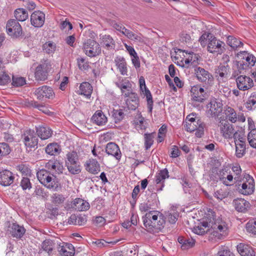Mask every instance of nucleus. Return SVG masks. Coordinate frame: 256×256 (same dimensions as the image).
<instances>
[{
    "mask_svg": "<svg viewBox=\"0 0 256 256\" xmlns=\"http://www.w3.org/2000/svg\"><path fill=\"white\" fill-rule=\"evenodd\" d=\"M36 176L40 182L48 189L57 190L60 187V183L56 176L44 169L38 171Z\"/></svg>",
    "mask_w": 256,
    "mask_h": 256,
    "instance_id": "f257e3e1",
    "label": "nucleus"
},
{
    "mask_svg": "<svg viewBox=\"0 0 256 256\" xmlns=\"http://www.w3.org/2000/svg\"><path fill=\"white\" fill-rule=\"evenodd\" d=\"M65 166L68 172L72 174H78L81 172L79 156L76 151H70L66 154Z\"/></svg>",
    "mask_w": 256,
    "mask_h": 256,
    "instance_id": "f03ea898",
    "label": "nucleus"
},
{
    "mask_svg": "<svg viewBox=\"0 0 256 256\" xmlns=\"http://www.w3.org/2000/svg\"><path fill=\"white\" fill-rule=\"evenodd\" d=\"M159 213L158 211H150L142 217L144 224L148 228V231L156 236H158L160 231V227L155 226Z\"/></svg>",
    "mask_w": 256,
    "mask_h": 256,
    "instance_id": "7ed1b4c3",
    "label": "nucleus"
},
{
    "mask_svg": "<svg viewBox=\"0 0 256 256\" xmlns=\"http://www.w3.org/2000/svg\"><path fill=\"white\" fill-rule=\"evenodd\" d=\"M52 70L50 62L46 60L42 62L36 68L35 78L37 80L44 81L47 79L48 74Z\"/></svg>",
    "mask_w": 256,
    "mask_h": 256,
    "instance_id": "20e7f679",
    "label": "nucleus"
},
{
    "mask_svg": "<svg viewBox=\"0 0 256 256\" xmlns=\"http://www.w3.org/2000/svg\"><path fill=\"white\" fill-rule=\"evenodd\" d=\"M211 114L212 116L216 117V120L222 124V126H220V132L222 133L223 136L225 138H232L234 134V130L232 124H229L226 121L224 123L223 122H222V121L224 120L222 119V116L219 117L220 116V113H218L216 114V113H211Z\"/></svg>",
    "mask_w": 256,
    "mask_h": 256,
    "instance_id": "39448f33",
    "label": "nucleus"
},
{
    "mask_svg": "<svg viewBox=\"0 0 256 256\" xmlns=\"http://www.w3.org/2000/svg\"><path fill=\"white\" fill-rule=\"evenodd\" d=\"M85 54L90 57L96 56L101 52L100 44L93 40L88 39L84 44Z\"/></svg>",
    "mask_w": 256,
    "mask_h": 256,
    "instance_id": "423d86ee",
    "label": "nucleus"
},
{
    "mask_svg": "<svg viewBox=\"0 0 256 256\" xmlns=\"http://www.w3.org/2000/svg\"><path fill=\"white\" fill-rule=\"evenodd\" d=\"M246 180L240 185H238L236 188L238 192L246 196L252 194L254 190V180L250 175L247 174L245 177Z\"/></svg>",
    "mask_w": 256,
    "mask_h": 256,
    "instance_id": "0eeeda50",
    "label": "nucleus"
},
{
    "mask_svg": "<svg viewBox=\"0 0 256 256\" xmlns=\"http://www.w3.org/2000/svg\"><path fill=\"white\" fill-rule=\"evenodd\" d=\"M6 30L10 35L16 38L19 37L22 34V28L18 22L14 19L8 20L6 24Z\"/></svg>",
    "mask_w": 256,
    "mask_h": 256,
    "instance_id": "6e6552de",
    "label": "nucleus"
},
{
    "mask_svg": "<svg viewBox=\"0 0 256 256\" xmlns=\"http://www.w3.org/2000/svg\"><path fill=\"white\" fill-rule=\"evenodd\" d=\"M238 88L241 90H246L254 86V82L252 78L246 75H240L236 78Z\"/></svg>",
    "mask_w": 256,
    "mask_h": 256,
    "instance_id": "1a4fd4ad",
    "label": "nucleus"
},
{
    "mask_svg": "<svg viewBox=\"0 0 256 256\" xmlns=\"http://www.w3.org/2000/svg\"><path fill=\"white\" fill-rule=\"evenodd\" d=\"M222 45H224L222 42L217 40L215 37L210 36V38H208L207 50L210 53L220 54L223 51Z\"/></svg>",
    "mask_w": 256,
    "mask_h": 256,
    "instance_id": "9d476101",
    "label": "nucleus"
},
{
    "mask_svg": "<svg viewBox=\"0 0 256 256\" xmlns=\"http://www.w3.org/2000/svg\"><path fill=\"white\" fill-rule=\"evenodd\" d=\"M140 90L142 92V94L146 96L147 100L148 108L149 112H152V98L150 91L146 88L145 84V80L143 76H140L139 80Z\"/></svg>",
    "mask_w": 256,
    "mask_h": 256,
    "instance_id": "9b49d317",
    "label": "nucleus"
},
{
    "mask_svg": "<svg viewBox=\"0 0 256 256\" xmlns=\"http://www.w3.org/2000/svg\"><path fill=\"white\" fill-rule=\"evenodd\" d=\"M34 93L40 100H43L44 98L52 99L54 96L52 88L46 86H43L38 88Z\"/></svg>",
    "mask_w": 256,
    "mask_h": 256,
    "instance_id": "f8f14e48",
    "label": "nucleus"
},
{
    "mask_svg": "<svg viewBox=\"0 0 256 256\" xmlns=\"http://www.w3.org/2000/svg\"><path fill=\"white\" fill-rule=\"evenodd\" d=\"M22 136L26 146L34 148L37 146L38 138L36 136L34 130H26Z\"/></svg>",
    "mask_w": 256,
    "mask_h": 256,
    "instance_id": "ddd939ff",
    "label": "nucleus"
},
{
    "mask_svg": "<svg viewBox=\"0 0 256 256\" xmlns=\"http://www.w3.org/2000/svg\"><path fill=\"white\" fill-rule=\"evenodd\" d=\"M25 232L26 229L24 227L16 223L10 224L8 227V233L14 238H20Z\"/></svg>",
    "mask_w": 256,
    "mask_h": 256,
    "instance_id": "4468645a",
    "label": "nucleus"
},
{
    "mask_svg": "<svg viewBox=\"0 0 256 256\" xmlns=\"http://www.w3.org/2000/svg\"><path fill=\"white\" fill-rule=\"evenodd\" d=\"M44 14L40 10L34 12L30 16L31 24L36 28L42 26L44 24Z\"/></svg>",
    "mask_w": 256,
    "mask_h": 256,
    "instance_id": "2eb2a0df",
    "label": "nucleus"
},
{
    "mask_svg": "<svg viewBox=\"0 0 256 256\" xmlns=\"http://www.w3.org/2000/svg\"><path fill=\"white\" fill-rule=\"evenodd\" d=\"M238 58L240 62L244 64L253 66L256 62V58L252 54L248 53L246 51L240 52L237 54Z\"/></svg>",
    "mask_w": 256,
    "mask_h": 256,
    "instance_id": "dca6fc26",
    "label": "nucleus"
},
{
    "mask_svg": "<svg viewBox=\"0 0 256 256\" xmlns=\"http://www.w3.org/2000/svg\"><path fill=\"white\" fill-rule=\"evenodd\" d=\"M14 177L10 170H5L0 172V184L3 186H10L13 183Z\"/></svg>",
    "mask_w": 256,
    "mask_h": 256,
    "instance_id": "f3484780",
    "label": "nucleus"
},
{
    "mask_svg": "<svg viewBox=\"0 0 256 256\" xmlns=\"http://www.w3.org/2000/svg\"><path fill=\"white\" fill-rule=\"evenodd\" d=\"M106 152L108 155L114 156L116 160H120L122 157V153L118 146L114 142H109L106 146Z\"/></svg>",
    "mask_w": 256,
    "mask_h": 256,
    "instance_id": "a211bd4d",
    "label": "nucleus"
},
{
    "mask_svg": "<svg viewBox=\"0 0 256 256\" xmlns=\"http://www.w3.org/2000/svg\"><path fill=\"white\" fill-rule=\"evenodd\" d=\"M72 208L78 211H86L90 208L89 203L86 200L78 198L71 202Z\"/></svg>",
    "mask_w": 256,
    "mask_h": 256,
    "instance_id": "6ab92c4d",
    "label": "nucleus"
},
{
    "mask_svg": "<svg viewBox=\"0 0 256 256\" xmlns=\"http://www.w3.org/2000/svg\"><path fill=\"white\" fill-rule=\"evenodd\" d=\"M178 212L174 210L166 212L164 214H161V218L162 219L163 221V222H161V226H162L164 228L163 224H166V221L172 224L176 223L178 220Z\"/></svg>",
    "mask_w": 256,
    "mask_h": 256,
    "instance_id": "aec40b11",
    "label": "nucleus"
},
{
    "mask_svg": "<svg viewBox=\"0 0 256 256\" xmlns=\"http://www.w3.org/2000/svg\"><path fill=\"white\" fill-rule=\"evenodd\" d=\"M195 74L198 79L203 82L208 84L212 76V75L204 68L200 67H198L195 68Z\"/></svg>",
    "mask_w": 256,
    "mask_h": 256,
    "instance_id": "412c9836",
    "label": "nucleus"
},
{
    "mask_svg": "<svg viewBox=\"0 0 256 256\" xmlns=\"http://www.w3.org/2000/svg\"><path fill=\"white\" fill-rule=\"evenodd\" d=\"M212 229L213 230L212 232V234L217 236V234L220 232H224L227 230V227L226 226V222L222 220V219H217L216 220L214 218V221L213 222V224H212Z\"/></svg>",
    "mask_w": 256,
    "mask_h": 256,
    "instance_id": "4be33fe9",
    "label": "nucleus"
},
{
    "mask_svg": "<svg viewBox=\"0 0 256 256\" xmlns=\"http://www.w3.org/2000/svg\"><path fill=\"white\" fill-rule=\"evenodd\" d=\"M58 252L62 256H74V248L71 244L63 243L60 245Z\"/></svg>",
    "mask_w": 256,
    "mask_h": 256,
    "instance_id": "5701e85b",
    "label": "nucleus"
},
{
    "mask_svg": "<svg viewBox=\"0 0 256 256\" xmlns=\"http://www.w3.org/2000/svg\"><path fill=\"white\" fill-rule=\"evenodd\" d=\"M36 129L38 136L42 140H44L50 138L52 134V131L50 128L43 125L36 126Z\"/></svg>",
    "mask_w": 256,
    "mask_h": 256,
    "instance_id": "b1692460",
    "label": "nucleus"
},
{
    "mask_svg": "<svg viewBox=\"0 0 256 256\" xmlns=\"http://www.w3.org/2000/svg\"><path fill=\"white\" fill-rule=\"evenodd\" d=\"M100 44L108 50L114 49L115 48V42L113 38L108 34H100Z\"/></svg>",
    "mask_w": 256,
    "mask_h": 256,
    "instance_id": "393cba45",
    "label": "nucleus"
},
{
    "mask_svg": "<svg viewBox=\"0 0 256 256\" xmlns=\"http://www.w3.org/2000/svg\"><path fill=\"white\" fill-rule=\"evenodd\" d=\"M237 250L242 256H254L255 252L250 246L240 243L237 246Z\"/></svg>",
    "mask_w": 256,
    "mask_h": 256,
    "instance_id": "a878e982",
    "label": "nucleus"
},
{
    "mask_svg": "<svg viewBox=\"0 0 256 256\" xmlns=\"http://www.w3.org/2000/svg\"><path fill=\"white\" fill-rule=\"evenodd\" d=\"M233 203L235 209L239 212H244L250 206L249 202L242 198L234 200Z\"/></svg>",
    "mask_w": 256,
    "mask_h": 256,
    "instance_id": "bb28decb",
    "label": "nucleus"
},
{
    "mask_svg": "<svg viewBox=\"0 0 256 256\" xmlns=\"http://www.w3.org/2000/svg\"><path fill=\"white\" fill-rule=\"evenodd\" d=\"M114 62L121 74L127 75V64L124 58L121 56H118L114 59Z\"/></svg>",
    "mask_w": 256,
    "mask_h": 256,
    "instance_id": "cd10ccee",
    "label": "nucleus"
},
{
    "mask_svg": "<svg viewBox=\"0 0 256 256\" xmlns=\"http://www.w3.org/2000/svg\"><path fill=\"white\" fill-rule=\"evenodd\" d=\"M237 70H235L232 74V76L236 78L240 75H245L249 70L252 67L248 64H244V62L240 60L236 61Z\"/></svg>",
    "mask_w": 256,
    "mask_h": 256,
    "instance_id": "c85d7f7f",
    "label": "nucleus"
},
{
    "mask_svg": "<svg viewBox=\"0 0 256 256\" xmlns=\"http://www.w3.org/2000/svg\"><path fill=\"white\" fill-rule=\"evenodd\" d=\"M141 113H138L134 116V124L135 128L138 130H144L147 127V122L144 118L142 116Z\"/></svg>",
    "mask_w": 256,
    "mask_h": 256,
    "instance_id": "c756f323",
    "label": "nucleus"
},
{
    "mask_svg": "<svg viewBox=\"0 0 256 256\" xmlns=\"http://www.w3.org/2000/svg\"><path fill=\"white\" fill-rule=\"evenodd\" d=\"M86 169L92 174H96L100 172V166L98 162L94 159L90 160L86 163Z\"/></svg>",
    "mask_w": 256,
    "mask_h": 256,
    "instance_id": "7c9ffc66",
    "label": "nucleus"
},
{
    "mask_svg": "<svg viewBox=\"0 0 256 256\" xmlns=\"http://www.w3.org/2000/svg\"><path fill=\"white\" fill-rule=\"evenodd\" d=\"M86 218L85 216H76L72 214L68 220V223L70 224L82 226L86 222Z\"/></svg>",
    "mask_w": 256,
    "mask_h": 256,
    "instance_id": "2f4dec72",
    "label": "nucleus"
},
{
    "mask_svg": "<svg viewBox=\"0 0 256 256\" xmlns=\"http://www.w3.org/2000/svg\"><path fill=\"white\" fill-rule=\"evenodd\" d=\"M92 120L94 123L98 126L104 124L108 120L107 117L104 113H94L92 118Z\"/></svg>",
    "mask_w": 256,
    "mask_h": 256,
    "instance_id": "473e14b6",
    "label": "nucleus"
},
{
    "mask_svg": "<svg viewBox=\"0 0 256 256\" xmlns=\"http://www.w3.org/2000/svg\"><path fill=\"white\" fill-rule=\"evenodd\" d=\"M222 104L220 100H213L208 105L210 112H222Z\"/></svg>",
    "mask_w": 256,
    "mask_h": 256,
    "instance_id": "72a5a7b5",
    "label": "nucleus"
},
{
    "mask_svg": "<svg viewBox=\"0 0 256 256\" xmlns=\"http://www.w3.org/2000/svg\"><path fill=\"white\" fill-rule=\"evenodd\" d=\"M80 91L81 94H84L88 98L92 94V87L89 82H84L80 86Z\"/></svg>",
    "mask_w": 256,
    "mask_h": 256,
    "instance_id": "f704fd0d",
    "label": "nucleus"
},
{
    "mask_svg": "<svg viewBox=\"0 0 256 256\" xmlns=\"http://www.w3.org/2000/svg\"><path fill=\"white\" fill-rule=\"evenodd\" d=\"M122 33L124 34L128 38L136 42H141L142 40L140 34H136L131 30L126 28L125 27L122 28Z\"/></svg>",
    "mask_w": 256,
    "mask_h": 256,
    "instance_id": "c9c22d12",
    "label": "nucleus"
},
{
    "mask_svg": "<svg viewBox=\"0 0 256 256\" xmlns=\"http://www.w3.org/2000/svg\"><path fill=\"white\" fill-rule=\"evenodd\" d=\"M14 16L17 21L24 22L28 18V13L24 8H18L14 11Z\"/></svg>",
    "mask_w": 256,
    "mask_h": 256,
    "instance_id": "e433bc0d",
    "label": "nucleus"
},
{
    "mask_svg": "<svg viewBox=\"0 0 256 256\" xmlns=\"http://www.w3.org/2000/svg\"><path fill=\"white\" fill-rule=\"evenodd\" d=\"M227 44L233 49L242 47L243 46L242 42L239 40L232 36H229L227 38Z\"/></svg>",
    "mask_w": 256,
    "mask_h": 256,
    "instance_id": "4c0bfd02",
    "label": "nucleus"
},
{
    "mask_svg": "<svg viewBox=\"0 0 256 256\" xmlns=\"http://www.w3.org/2000/svg\"><path fill=\"white\" fill-rule=\"evenodd\" d=\"M60 150V146L56 143L50 144L46 148V152L51 156L58 154Z\"/></svg>",
    "mask_w": 256,
    "mask_h": 256,
    "instance_id": "58836bf2",
    "label": "nucleus"
},
{
    "mask_svg": "<svg viewBox=\"0 0 256 256\" xmlns=\"http://www.w3.org/2000/svg\"><path fill=\"white\" fill-rule=\"evenodd\" d=\"M42 50L44 52L52 54L56 50V45L53 42L48 41L43 44Z\"/></svg>",
    "mask_w": 256,
    "mask_h": 256,
    "instance_id": "ea45409f",
    "label": "nucleus"
},
{
    "mask_svg": "<svg viewBox=\"0 0 256 256\" xmlns=\"http://www.w3.org/2000/svg\"><path fill=\"white\" fill-rule=\"evenodd\" d=\"M236 155L238 158H242L246 152L245 144H238L235 141Z\"/></svg>",
    "mask_w": 256,
    "mask_h": 256,
    "instance_id": "a19ab883",
    "label": "nucleus"
},
{
    "mask_svg": "<svg viewBox=\"0 0 256 256\" xmlns=\"http://www.w3.org/2000/svg\"><path fill=\"white\" fill-rule=\"evenodd\" d=\"M204 89L200 88L198 91L197 94L193 92L192 98L196 102H202L206 99V93L204 92Z\"/></svg>",
    "mask_w": 256,
    "mask_h": 256,
    "instance_id": "79ce46f5",
    "label": "nucleus"
},
{
    "mask_svg": "<svg viewBox=\"0 0 256 256\" xmlns=\"http://www.w3.org/2000/svg\"><path fill=\"white\" fill-rule=\"evenodd\" d=\"M52 202L56 206H59L64 202L66 198L62 194H54L52 196Z\"/></svg>",
    "mask_w": 256,
    "mask_h": 256,
    "instance_id": "37998d69",
    "label": "nucleus"
},
{
    "mask_svg": "<svg viewBox=\"0 0 256 256\" xmlns=\"http://www.w3.org/2000/svg\"><path fill=\"white\" fill-rule=\"evenodd\" d=\"M248 232L256 235V220H249L246 226Z\"/></svg>",
    "mask_w": 256,
    "mask_h": 256,
    "instance_id": "c03bdc74",
    "label": "nucleus"
},
{
    "mask_svg": "<svg viewBox=\"0 0 256 256\" xmlns=\"http://www.w3.org/2000/svg\"><path fill=\"white\" fill-rule=\"evenodd\" d=\"M248 140L252 147L256 148V128H253L248 134Z\"/></svg>",
    "mask_w": 256,
    "mask_h": 256,
    "instance_id": "a18cd8bd",
    "label": "nucleus"
},
{
    "mask_svg": "<svg viewBox=\"0 0 256 256\" xmlns=\"http://www.w3.org/2000/svg\"><path fill=\"white\" fill-rule=\"evenodd\" d=\"M214 212H212V214H208V216H207L206 219V220H203L200 222L202 226L203 227L206 228H212V224H213V222L214 221Z\"/></svg>",
    "mask_w": 256,
    "mask_h": 256,
    "instance_id": "49530a36",
    "label": "nucleus"
},
{
    "mask_svg": "<svg viewBox=\"0 0 256 256\" xmlns=\"http://www.w3.org/2000/svg\"><path fill=\"white\" fill-rule=\"evenodd\" d=\"M42 248L50 255L53 250V242L50 240H46L42 242Z\"/></svg>",
    "mask_w": 256,
    "mask_h": 256,
    "instance_id": "de8ad7c7",
    "label": "nucleus"
},
{
    "mask_svg": "<svg viewBox=\"0 0 256 256\" xmlns=\"http://www.w3.org/2000/svg\"><path fill=\"white\" fill-rule=\"evenodd\" d=\"M246 107L248 110H252L256 108V95L250 96L246 102Z\"/></svg>",
    "mask_w": 256,
    "mask_h": 256,
    "instance_id": "09e8293b",
    "label": "nucleus"
},
{
    "mask_svg": "<svg viewBox=\"0 0 256 256\" xmlns=\"http://www.w3.org/2000/svg\"><path fill=\"white\" fill-rule=\"evenodd\" d=\"M10 147L7 143H0V156H6L10 152Z\"/></svg>",
    "mask_w": 256,
    "mask_h": 256,
    "instance_id": "8fccbe9b",
    "label": "nucleus"
},
{
    "mask_svg": "<svg viewBox=\"0 0 256 256\" xmlns=\"http://www.w3.org/2000/svg\"><path fill=\"white\" fill-rule=\"evenodd\" d=\"M12 83L14 86H22L26 84V81L24 78L22 77H14L12 76Z\"/></svg>",
    "mask_w": 256,
    "mask_h": 256,
    "instance_id": "3c124183",
    "label": "nucleus"
},
{
    "mask_svg": "<svg viewBox=\"0 0 256 256\" xmlns=\"http://www.w3.org/2000/svg\"><path fill=\"white\" fill-rule=\"evenodd\" d=\"M20 185L23 190H30L32 188V184L30 180L26 177L22 178Z\"/></svg>",
    "mask_w": 256,
    "mask_h": 256,
    "instance_id": "603ef678",
    "label": "nucleus"
},
{
    "mask_svg": "<svg viewBox=\"0 0 256 256\" xmlns=\"http://www.w3.org/2000/svg\"><path fill=\"white\" fill-rule=\"evenodd\" d=\"M78 65V68L82 70H88L89 68V64L84 58H78L77 59Z\"/></svg>",
    "mask_w": 256,
    "mask_h": 256,
    "instance_id": "864d4df0",
    "label": "nucleus"
},
{
    "mask_svg": "<svg viewBox=\"0 0 256 256\" xmlns=\"http://www.w3.org/2000/svg\"><path fill=\"white\" fill-rule=\"evenodd\" d=\"M125 97L128 98L127 99V100H130L132 102H138L139 99L138 96L136 93L134 92L133 90L129 92H126V93L125 94Z\"/></svg>",
    "mask_w": 256,
    "mask_h": 256,
    "instance_id": "5fc2aeb1",
    "label": "nucleus"
},
{
    "mask_svg": "<svg viewBox=\"0 0 256 256\" xmlns=\"http://www.w3.org/2000/svg\"><path fill=\"white\" fill-rule=\"evenodd\" d=\"M122 93L125 96V94L126 92H130L132 90V84L128 80H126L124 82V86H122V88H120Z\"/></svg>",
    "mask_w": 256,
    "mask_h": 256,
    "instance_id": "6e6d98bb",
    "label": "nucleus"
},
{
    "mask_svg": "<svg viewBox=\"0 0 256 256\" xmlns=\"http://www.w3.org/2000/svg\"><path fill=\"white\" fill-rule=\"evenodd\" d=\"M152 134H144V139H145V148L146 150L148 149L153 143L152 140Z\"/></svg>",
    "mask_w": 256,
    "mask_h": 256,
    "instance_id": "4d7b16f0",
    "label": "nucleus"
},
{
    "mask_svg": "<svg viewBox=\"0 0 256 256\" xmlns=\"http://www.w3.org/2000/svg\"><path fill=\"white\" fill-rule=\"evenodd\" d=\"M10 82V78L9 75L6 72L0 74V85L3 86L6 84Z\"/></svg>",
    "mask_w": 256,
    "mask_h": 256,
    "instance_id": "13d9d810",
    "label": "nucleus"
},
{
    "mask_svg": "<svg viewBox=\"0 0 256 256\" xmlns=\"http://www.w3.org/2000/svg\"><path fill=\"white\" fill-rule=\"evenodd\" d=\"M126 111L129 110H135L138 108V102H132L130 100L126 101Z\"/></svg>",
    "mask_w": 256,
    "mask_h": 256,
    "instance_id": "bf43d9fd",
    "label": "nucleus"
},
{
    "mask_svg": "<svg viewBox=\"0 0 256 256\" xmlns=\"http://www.w3.org/2000/svg\"><path fill=\"white\" fill-rule=\"evenodd\" d=\"M185 244L184 246H181V248L183 250L188 249L192 248L195 244V240L193 238H185Z\"/></svg>",
    "mask_w": 256,
    "mask_h": 256,
    "instance_id": "052dcab7",
    "label": "nucleus"
},
{
    "mask_svg": "<svg viewBox=\"0 0 256 256\" xmlns=\"http://www.w3.org/2000/svg\"><path fill=\"white\" fill-rule=\"evenodd\" d=\"M169 172L166 168L161 170V190H162V188L164 186V181L162 180L166 178H169Z\"/></svg>",
    "mask_w": 256,
    "mask_h": 256,
    "instance_id": "680f3d73",
    "label": "nucleus"
},
{
    "mask_svg": "<svg viewBox=\"0 0 256 256\" xmlns=\"http://www.w3.org/2000/svg\"><path fill=\"white\" fill-rule=\"evenodd\" d=\"M218 256H234V254L230 250L224 248L218 252Z\"/></svg>",
    "mask_w": 256,
    "mask_h": 256,
    "instance_id": "e2e57ef3",
    "label": "nucleus"
},
{
    "mask_svg": "<svg viewBox=\"0 0 256 256\" xmlns=\"http://www.w3.org/2000/svg\"><path fill=\"white\" fill-rule=\"evenodd\" d=\"M214 196L218 200H222L226 196V194L222 190H220L214 192Z\"/></svg>",
    "mask_w": 256,
    "mask_h": 256,
    "instance_id": "0e129e2a",
    "label": "nucleus"
},
{
    "mask_svg": "<svg viewBox=\"0 0 256 256\" xmlns=\"http://www.w3.org/2000/svg\"><path fill=\"white\" fill-rule=\"evenodd\" d=\"M124 113H112V117L115 123H118L124 118Z\"/></svg>",
    "mask_w": 256,
    "mask_h": 256,
    "instance_id": "69168bd1",
    "label": "nucleus"
},
{
    "mask_svg": "<svg viewBox=\"0 0 256 256\" xmlns=\"http://www.w3.org/2000/svg\"><path fill=\"white\" fill-rule=\"evenodd\" d=\"M94 222L97 226H102L104 225L106 223V220L102 216H97L95 218Z\"/></svg>",
    "mask_w": 256,
    "mask_h": 256,
    "instance_id": "338daca9",
    "label": "nucleus"
},
{
    "mask_svg": "<svg viewBox=\"0 0 256 256\" xmlns=\"http://www.w3.org/2000/svg\"><path fill=\"white\" fill-rule=\"evenodd\" d=\"M181 153L180 150L178 148V147L176 146H173L171 151V156L172 158H177Z\"/></svg>",
    "mask_w": 256,
    "mask_h": 256,
    "instance_id": "774afa93",
    "label": "nucleus"
}]
</instances>
